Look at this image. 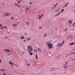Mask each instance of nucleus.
<instances>
[{"label":"nucleus","instance_id":"f257e3e1","mask_svg":"<svg viewBox=\"0 0 75 75\" xmlns=\"http://www.w3.org/2000/svg\"><path fill=\"white\" fill-rule=\"evenodd\" d=\"M28 51L30 55H33V53L31 52L33 51V47L31 46H29L28 47Z\"/></svg>","mask_w":75,"mask_h":75},{"label":"nucleus","instance_id":"f03ea898","mask_svg":"<svg viewBox=\"0 0 75 75\" xmlns=\"http://www.w3.org/2000/svg\"><path fill=\"white\" fill-rule=\"evenodd\" d=\"M46 44H47V47H48L49 49H52L53 47V45L52 43H50V41H47Z\"/></svg>","mask_w":75,"mask_h":75},{"label":"nucleus","instance_id":"7ed1b4c3","mask_svg":"<svg viewBox=\"0 0 75 75\" xmlns=\"http://www.w3.org/2000/svg\"><path fill=\"white\" fill-rule=\"evenodd\" d=\"M2 24H0V27H1V30H3L4 29V28H6V29H7V28L6 26L3 27L2 26Z\"/></svg>","mask_w":75,"mask_h":75},{"label":"nucleus","instance_id":"20e7f679","mask_svg":"<svg viewBox=\"0 0 75 75\" xmlns=\"http://www.w3.org/2000/svg\"><path fill=\"white\" fill-rule=\"evenodd\" d=\"M62 46V45L61 44L60 42H59L58 44L56 45V47H61Z\"/></svg>","mask_w":75,"mask_h":75},{"label":"nucleus","instance_id":"39448f33","mask_svg":"<svg viewBox=\"0 0 75 75\" xmlns=\"http://www.w3.org/2000/svg\"><path fill=\"white\" fill-rule=\"evenodd\" d=\"M10 14V13H8V12H6V13L4 15V16H9Z\"/></svg>","mask_w":75,"mask_h":75},{"label":"nucleus","instance_id":"423d86ee","mask_svg":"<svg viewBox=\"0 0 75 75\" xmlns=\"http://www.w3.org/2000/svg\"><path fill=\"white\" fill-rule=\"evenodd\" d=\"M63 66L64 67V69H67L68 68L67 65L66 64H63Z\"/></svg>","mask_w":75,"mask_h":75},{"label":"nucleus","instance_id":"0eeeda50","mask_svg":"<svg viewBox=\"0 0 75 75\" xmlns=\"http://www.w3.org/2000/svg\"><path fill=\"white\" fill-rule=\"evenodd\" d=\"M4 51H6V53H8V52H9L10 51L8 49H4Z\"/></svg>","mask_w":75,"mask_h":75},{"label":"nucleus","instance_id":"6e6552de","mask_svg":"<svg viewBox=\"0 0 75 75\" xmlns=\"http://www.w3.org/2000/svg\"><path fill=\"white\" fill-rule=\"evenodd\" d=\"M13 27H17V24L15 23L12 25Z\"/></svg>","mask_w":75,"mask_h":75},{"label":"nucleus","instance_id":"1a4fd4ad","mask_svg":"<svg viewBox=\"0 0 75 75\" xmlns=\"http://www.w3.org/2000/svg\"><path fill=\"white\" fill-rule=\"evenodd\" d=\"M72 21H71V20H70L69 21H68V23H69V24H70V25H71L72 24Z\"/></svg>","mask_w":75,"mask_h":75},{"label":"nucleus","instance_id":"9d476101","mask_svg":"<svg viewBox=\"0 0 75 75\" xmlns=\"http://www.w3.org/2000/svg\"><path fill=\"white\" fill-rule=\"evenodd\" d=\"M10 62L9 63V64L10 65H14V63H12L11 61H9Z\"/></svg>","mask_w":75,"mask_h":75},{"label":"nucleus","instance_id":"9b49d317","mask_svg":"<svg viewBox=\"0 0 75 75\" xmlns=\"http://www.w3.org/2000/svg\"><path fill=\"white\" fill-rule=\"evenodd\" d=\"M30 40L31 39L30 38V37H29L26 40H27V41H30Z\"/></svg>","mask_w":75,"mask_h":75},{"label":"nucleus","instance_id":"f8f14e48","mask_svg":"<svg viewBox=\"0 0 75 75\" xmlns=\"http://www.w3.org/2000/svg\"><path fill=\"white\" fill-rule=\"evenodd\" d=\"M20 38L21 39V40H23V39H24V36H21V37Z\"/></svg>","mask_w":75,"mask_h":75},{"label":"nucleus","instance_id":"ddd939ff","mask_svg":"<svg viewBox=\"0 0 75 75\" xmlns=\"http://www.w3.org/2000/svg\"><path fill=\"white\" fill-rule=\"evenodd\" d=\"M74 44H75V43H69L70 45H73Z\"/></svg>","mask_w":75,"mask_h":75},{"label":"nucleus","instance_id":"4468645a","mask_svg":"<svg viewBox=\"0 0 75 75\" xmlns=\"http://www.w3.org/2000/svg\"><path fill=\"white\" fill-rule=\"evenodd\" d=\"M35 58L36 59H38V55H37V54H36V55Z\"/></svg>","mask_w":75,"mask_h":75},{"label":"nucleus","instance_id":"2eb2a0df","mask_svg":"<svg viewBox=\"0 0 75 75\" xmlns=\"http://www.w3.org/2000/svg\"><path fill=\"white\" fill-rule=\"evenodd\" d=\"M41 17H41V15H39V19H41Z\"/></svg>","mask_w":75,"mask_h":75},{"label":"nucleus","instance_id":"dca6fc26","mask_svg":"<svg viewBox=\"0 0 75 75\" xmlns=\"http://www.w3.org/2000/svg\"><path fill=\"white\" fill-rule=\"evenodd\" d=\"M41 17H41V15H39V19H41Z\"/></svg>","mask_w":75,"mask_h":75},{"label":"nucleus","instance_id":"f3484780","mask_svg":"<svg viewBox=\"0 0 75 75\" xmlns=\"http://www.w3.org/2000/svg\"><path fill=\"white\" fill-rule=\"evenodd\" d=\"M0 71H5V70H4L3 69H0Z\"/></svg>","mask_w":75,"mask_h":75},{"label":"nucleus","instance_id":"a211bd4d","mask_svg":"<svg viewBox=\"0 0 75 75\" xmlns=\"http://www.w3.org/2000/svg\"><path fill=\"white\" fill-rule=\"evenodd\" d=\"M64 11V9H62L61 11L62 13H63V12Z\"/></svg>","mask_w":75,"mask_h":75},{"label":"nucleus","instance_id":"6ab92c4d","mask_svg":"<svg viewBox=\"0 0 75 75\" xmlns=\"http://www.w3.org/2000/svg\"><path fill=\"white\" fill-rule=\"evenodd\" d=\"M72 26H75V23H74L72 25Z\"/></svg>","mask_w":75,"mask_h":75},{"label":"nucleus","instance_id":"aec40b11","mask_svg":"<svg viewBox=\"0 0 75 75\" xmlns=\"http://www.w3.org/2000/svg\"><path fill=\"white\" fill-rule=\"evenodd\" d=\"M38 50H40V52H41V49L40 48H38Z\"/></svg>","mask_w":75,"mask_h":75},{"label":"nucleus","instance_id":"412c9836","mask_svg":"<svg viewBox=\"0 0 75 75\" xmlns=\"http://www.w3.org/2000/svg\"><path fill=\"white\" fill-rule=\"evenodd\" d=\"M34 51L35 52H37L38 51H37V49H34Z\"/></svg>","mask_w":75,"mask_h":75},{"label":"nucleus","instance_id":"4be33fe9","mask_svg":"<svg viewBox=\"0 0 75 75\" xmlns=\"http://www.w3.org/2000/svg\"><path fill=\"white\" fill-rule=\"evenodd\" d=\"M27 65L28 66V67H29L30 65V64H28V63H27Z\"/></svg>","mask_w":75,"mask_h":75},{"label":"nucleus","instance_id":"5701e85b","mask_svg":"<svg viewBox=\"0 0 75 75\" xmlns=\"http://www.w3.org/2000/svg\"><path fill=\"white\" fill-rule=\"evenodd\" d=\"M14 65H15V66H16V67H18V65H17L16 64H15Z\"/></svg>","mask_w":75,"mask_h":75},{"label":"nucleus","instance_id":"b1692460","mask_svg":"<svg viewBox=\"0 0 75 75\" xmlns=\"http://www.w3.org/2000/svg\"><path fill=\"white\" fill-rule=\"evenodd\" d=\"M64 42H65V41H63L61 44H62H62H64Z\"/></svg>","mask_w":75,"mask_h":75},{"label":"nucleus","instance_id":"393cba45","mask_svg":"<svg viewBox=\"0 0 75 75\" xmlns=\"http://www.w3.org/2000/svg\"><path fill=\"white\" fill-rule=\"evenodd\" d=\"M59 16V14L58 13L56 15H55V16Z\"/></svg>","mask_w":75,"mask_h":75},{"label":"nucleus","instance_id":"a878e982","mask_svg":"<svg viewBox=\"0 0 75 75\" xmlns=\"http://www.w3.org/2000/svg\"><path fill=\"white\" fill-rule=\"evenodd\" d=\"M61 12H59L57 13H58V14H59H59H61Z\"/></svg>","mask_w":75,"mask_h":75},{"label":"nucleus","instance_id":"bb28decb","mask_svg":"<svg viewBox=\"0 0 75 75\" xmlns=\"http://www.w3.org/2000/svg\"><path fill=\"white\" fill-rule=\"evenodd\" d=\"M68 29V28H66L64 30V31L65 32L66 31H67V30Z\"/></svg>","mask_w":75,"mask_h":75},{"label":"nucleus","instance_id":"cd10ccee","mask_svg":"<svg viewBox=\"0 0 75 75\" xmlns=\"http://www.w3.org/2000/svg\"><path fill=\"white\" fill-rule=\"evenodd\" d=\"M26 9V10H28V8H25Z\"/></svg>","mask_w":75,"mask_h":75},{"label":"nucleus","instance_id":"c85d7f7f","mask_svg":"<svg viewBox=\"0 0 75 75\" xmlns=\"http://www.w3.org/2000/svg\"><path fill=\"white\" fill-rule=\"evenodd\" d=\"M2 62V61H1V60L0 59V63Z\"/></svg>","mask_w":75,"mask_h":75},{"label":"nucleus","instance_id":"c756f323","mask_svg":"<svg viewBox=\"0 0 75 75\" xmlns=\"http://www.w3.org/2000/svg\"><path fill=\"white\" fill-rule=\"evenodd\" d=\"M8 37H4V39H6V38H7Z\"/></svg>","mask_w":75,"mask_h":75},{"label":"nucleus","instance_id":"7c9ffc66","mask_svg":"<svg viewBox=\"0 0 75 75\" xmlns=\"http://www.w3.org/2000/svg\"><path fill=\"white\" fill-rule=\"evenodd\" d=\"M57 4H58V3L56 4L54 6V8L56 6H57Z\"/></svg>","mask_w":75,"mask_h":75},{"label":"nucleus","instance_id":"2f4dec72","mask_svg":"<svg viewBox=\"0 0 75 75\" xmlns=\"http://www.w3.org/2000/svg\"><path fill=\"white\" fill-rule=\"evenodd\" d=\"M44 37H46L47 36V35H44Z\"/></svg>","mask_w":75,"mask_h":75},{"label":"nucleus","instance_id":"473e14b6","mask_svg":"<svg viewBox=\"0 0 75 75\" xmlns=\"http://www.w3.org/2000/svg\"><path fill=\"white\" fill-rule=\"evenodd\" d=\"M25 61L26 62V64H28V62H27V61L25 60Z\"/></svg>","mask_w":75,"mask_h":75},{"label":"nucleus","instance_id":"72a5a7b5","mask_svg":"<svg viewBox=\"0 0 75 75\" xmlns=\"http://www.w3.org/2000/svg\"><path fill=\"white\" fill-rule=\"evenodd\" d=\"M26 24H27V25H28L29 23L28 22H26Z\"/></svg>","mask_w":75,"mask_h":75},{"label":"nucleus","instance_id":"f704fd0d","mask_svg":"<svg viewBox=\"0 0 75 75\" xmlns=\"http://www.w3.org/2000/svg\"><path fill=\"white\" fill-rule=\"evenodd\" d=\"M68 3H66V6H68Z\"/></svg>","mask_w":75,"mask_h":75},{"label":"nucleus","instance_id":"c9c22d12","mask_svg":"<svg viewBox=\"0 0 75 75\" xmlns=\"http://www.w3.org/2000/svg\"><path fill=\"white\" fill-rule=\"evenodd\" d=\"M44 16V14H42L41 16V17H42V16Z\"/></svg>","mask_w":75,"mask_h":75},{"label":"nucleus","instance_id":"e433bc0d","mask_svg":"<svg viewBox=\"0 0 75 75\" xmlns=\"http://www.w3.org/2000/svg\"><path fill=\"white\" fill-rule=\"evenodd\" d=\"M25 41H26V40H24L23 41V42H25Z\"/></svg>","mask_w":75,"mask_h":75},{"label":"nucleus","instance_id":"4c0bfd02","mask_svg":"<svg viewBox=\"0 0 75 75\" xmlns=\"http://www.w3.org/2000/svg\"><path fill=\"white\" fill-rule=\"evenodd\" d=\"M3 75H6V74H5V73H3Z\"/></svg>","mask_w":75,"mask_h":75},{"label":"nucleus","instance_id":"58836bf2","mask_svg":"<svg viewBox=\"0 0 75 75\" xmlns=\"http://www.w3.org/2000/svg\"><path fill=\"white\" fill-rule=\"evenodd\" d=\"M20 2V1H18L17 2V3H19Z\"/></svg>","mask_w":75,"mask_h":75},{"label":"nucleus","instance_id":"ea45409f","mask_svg":"<svg viewBox=\"0 0 75 75\" xmlns=\"http://www.w3.org/2000/svg\"><path fill=\"white\" fill-rule=\"evenodd\" d=\"M11 18H12V19H13V18H14V17H11Z\"/></svg>","mask_w":75,"mask_h":75},{"label":"nucleus","instance_id":"a19ab883","mask_svg":"<svg viewBox=\"0 0 75 75\" xmlns=\"http://www.w3.org/2000/svg\"><path fill=\"white\" fill-rule=\"evenodd\" d=\"M67 7V6L66 5H65L64 7L63 8H64V7Z\"/></svg>","mask_w":75,"mask_h":75},{"label":"nucleus","instance_id":"79ce46f5","mask_svg":"<svg viewBox=\"0 0 75 75\" xmlns=\"http://www.w3.org/2000/svg\"><path fill=\"white\" fill-rule=\"evenodd\" d=\"M39 28H40V29H41V27H39Z\"/></svg>","mask_w":75,"mask_h":75},{"label":"nucleus","instance_id":"37998d69","mask_svg":"<svg viewBox=\"0 0 75 75\" xmlns=\"http://www.w3.org/2000/svg\"><path fill=\"white\" fill-rule=\"evenodd\" d=\"M10 55V54H8V55Z\"/></svg>","mask_w":75,"mask_h":75},{"label":"nucleus","instance_id":"c03bdc74","mask_svg":"<svg viewBox=\"0 0 75 75\" xmlns=\"http://www.w3.org/2000/svg\"><path fill=\"white\" fill-rule=\"evenodd\" d=\"M65 63L66 64H68V63H67V62H65Z\"/></svg>","mask_w":75,"mask_h":75},{"label":"nucleus","instance_id":"a18cd8bd","mask_svg":"<svg viewBox=\"0 0 75 75\" xmlns=\"http://www.w3.org/2000/svg\"><path fill=\"white\" fill-rule=\"evenodd\" d=\"M15 5H16V6H17V4L16 3H15Z\"/></svg>","mask_w":75,"mask_h":75},{"label":"nucleus","instance_id":"49530a36","mask_svg":"<svg viewBox=\"0 0 75 75\" xmlns=\"http://www.w3.org/2000/svg\"><path fill=\"white\" fill-rule=\"evenodd\" d=\"M30 4H32V3H31V2H30Z\"/></svg>","mask_w":75,"mask_h":75},{"label":"nucleus","instance_id":"de8ad7c7","mask_svg":"<svg viewBox=\"0 0 75 75\" xmlns=\"http://www.w3.org/2000/svg\"><path fill=\"white\" fill-rule=\"evenodd\" d=\"M53 17H55V15Z\"/></svg>","mask_w":75,"mask_h":75},{"label":"nucleus","instance_id":"09e8293b","mask_svg":"<svg viewBox=\"0 0 75 75\" xmlns=\"http://www.w3.org/2000/svg\"><path fill=\"white\" fill-rule=\"evenodd\" d=\"M50 41L51 42H52V40H50Z\"/></svg>","mask_w":75,"mask_h":75},{"label":"nucleus","instance_id":"8fccbe9b","mask_svg":"<svg viewBox=\"0 0 75 75\" xmlns=\"http://www.w3.org/2000/svg\"><path fill=\"white\" fill-rule=\"evenodd\" d=\"M12 67H13V65H12Z\"/></svg>","mask_w":75,"mask_h":75},{"label":"nucleus","instance_id":"3c124183","mask_svg":"<svg viewBox=\"0 0 75 75\" xmlns=\"http://www.w3.org/2000/svg\"><path fill=\"white\" fill-rule=\"evenodd\" d=\"M25 34L26 35H27V33H25Z\"/></svg>","mask_w":75,"mask_h":75},{"label":"nucleus","instance_id":"603ef678","mask_svg":"<svg viewBox=\"0 0 75 75\" xmlns=\"http://www.w3.org/2000/svg\"><path fill=\"white\" fill-rule=\"evenodd\" d=\"M16 6H19V5H16Z\"/></svg>","mask_w":75,"mask_h":75},{"label":"nucleus","instance_id":"864d4df0","mask_svg":"<svg viewBox=\"0 0 75 75\" xmlns=\"http://www.w3.org/2000/svg\"><path fill=\"white\" fill-rule=\"evenodd\" d=\"M26 13H27V11H26Z\"/></svg>","mask_w":75,"mask_h":75},{"label":"nucleus","instance_id":"5fc2aeb1","mask_svg":"<svg viewBox=\"0 0 75 75\" xmlns=\"http://www.w3.org/2000/svg\"><path fill=\"white\" fill-rule=\"evenodd\" d=\"M19 7H20V6L19 5Z\"/></svg>","mask_w":75,"mask_h":75},{"label":"nucleus","instance_id":"6e6d98bb","mask_svg":"<svg viewBox=\"0 0 75 75\" xmlns=\"http://www.w3.org/2000/svg\"><path fill=\"white\" fill-rule=\"evenodd\" d=\"M57 11H58V10H57V11H56V12H57Z\"/></svg>","mask_w":75,"mask_h":75},{"label":"nucleus","instance_id":"4d7b16f0","mask_svg":"<svg viewBox=\"0 0 75 75\" xmlns=\"http://www.w3.org/2000/svg\"><path fill=\"white\" fill-rule=\"evenodd\" d=\"M22 11H21V12H22Z\"/></svg>","mask_w":75,"mask_h":75},{"label":"nucleus","instance_id":"13d9d810","mask_svg":"<svg viewBox=\"0 0 75 75\" xmlns=\"http://www.w3.org/2000/svg\"><path fill=\"white\" fill-rule=\"evenodd\" d=\"M23 54H24V52H23Z\"/></svg>","mask_w":75,"mask_h":75},{"label":"nucleus","instance_id":"bf43d9fd","mask_svg":"<svg viewBox=\"0 0 75 75\" xmlns=\"http://www.w3.org/2000/svg\"><path fill=\"white\" fill-rule=\"evenodd\" d=\"M21 1H22V0H21Z\"/></svg>","mask_w":75,"mask_h":75},{"label":"nucleus","instance_id":"052dcab7","mask_svg":"<svg viewBox=\"0 0 75 75\" xmlns=\"http://www.w3.org/2000/svg\"><path fill=\"white\" fill-rule=\"evenodd\" d=\"M54 74H56V73H54Z\"/></svg>","mask_w":75,"mask_h":75},{"label":"nucleus","instance_id":"680f3d73","mask_svg":"<svg viewBox=\"0 0 75 75\" xmlns=\"http://www.w3.org/2000/svg\"><path fill=\"white\" fill-rule=\"evenodd\" d=\"M70 25H69V27H70Z\"/></svg>","mask_w":75,"mask_h":75},{"label":"nucleus","instance_id":"e2e57ef3","mask_svg":"<svg viewBox=\"0 0 75 75\" xmlns=\"http://www.w3.org/2000/svg\"><path fill=\"white\" fill-rule=\"evenodd\" d=\"M53 8H52V10H53Z\"/></svg>","mask_w":75,"mask_h":75},{"label":"nucleus","instance_id":"0e129e2a","mask_svg":"<svg viewBox=\"0 0 75 75\" xmlns=\"http://www.w3.org/2000/svg\"><path fill=\"white\" fill-rule=\"evenodd\" d=\"M54 8L53 7V8Z\"/></svg>","mask_w":75,"mask_h":75},{"label":"nucleus","instance_id":"69168bd1","mask_svg":"<svg viewBox=\"0 0 75 75\" xmlns=\"http://www.w3.org/2000/svg\"><path fill=\"white\" fill-rule=\"evenodd\" d=\"M54 8L53 7V8Z\"/></svg>","mask_w":75,"mask_h":75},{"label":"nucleus","instance_id":"338daca9","mask_svg":"<svg viewBox=\"0 0 75 75\" xmlns=\"http://www.w3.org/2000/svg\"><path fill=\"white\" fill-rule=\"evenodd\" d=\"M56 30H57V29H56Z\"/></svg>","mask_w":75,"mask_h":75}]
</instances>
